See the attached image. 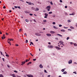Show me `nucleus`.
<instances>
[{
    "instance_id": "nucleus-1",
    "label": "nucleus",
    "mask_w": 77,
    "mask_h": 77,
    "mask_svg": "<svg viewBox=\"0 0 77 77\" xmlns=\"http://www.w3.org/2000/svg\"><path fill=\"white\" fill-rule=\"evenodd\" d=\"M51 8V7L49 5L47 6L46 8V9L48 10V11L49 12L50 10V9Z\"/></svg>"
},
{
    "instance_id": "nucleus-2",
    "label": "nucleus",
    "mask_w": 77,
    "mask_h": 77,
    "mask_svg": "<svg viewBox=\"0 0 77 77\" xmlns=\"http://www.w3.org/2000/svg\"><path fill=\"white\" fill-rule=\"evenodd\" d=\"M35 35L36 36H41V34L38 33H35Z\"/></svg>"
},
{
    "instance_id": "nucleus-3",
    "label": "nucleus",
    "mask_w": 77,
    "mask_h": 77,
    "mask_svg": "<svg viewBox=\"0 0 77 77\" xmlns=\"http://www.w3.org/2000/svg\"><path fill=\"white\" fill-rule=\"evenodd\" d=\"M48 48H53V46L48 45Z\"/></svg>"
},
{
    "instance_id": "nucleus-4",
    "label": "nucleus",
    "mask_w": 77,
    "mask_h": 77,
    "mask_svg": "<svg viewBox=\"0 0 77 77\" xmlns=\"http://www.w3.org/2000/svg\"><path fill=\"white\" fill-rule=\"evenodd\" d=\"M27 75L28 77H33V75Z\"/></svg>"
},
{
    "instance_id": "nucleus-5",
    "label": "nucleus",
    "mask_w": 77,
    "mask_h": 77,
    "mask_svg": "<svg viewBox=\"0 0 77 77\" xmlns=\"http://www.w3.org/2000/svg\"><path fill=\"white\" fill-rule=\"evenodd\" d=\"M55 48H56V49H57V50H60V49H61V48L57 46H56Z\"/></svg>"
},
{
    "instance_id": "nucleus-6",
    "label": "nucleus",
    "mask_w": 77,
    "mask_h": 77,
    "mask_svg": "<svg viewBox=\"0 0 77 77\" xmlns=\"http://www.w3.org/2000/svg\"><path fill=\"white\" fill-rule=\"evenodd\" d=\"M68 63L69 64H71V63H72V60H70L68 62Z\"/></svg>"
},
{
    "instance_id": "nucleus-7",
    "label": "nucleus",
    "mask_w": 77,
    "mask_h": 77,
    "mask_svg": "<svg viewBox=\"0 0 77 77\" xmlns=\"http://www.w3.org/2000/svg\"><path fill=\"white\" fill-rule=\"evenodd\" d=\"M25 63H26V62L25 61L22 62V64H21V65L23 66V65H24V64H25Z\"/></svg>"
},
{
    "instance_id": "nucleus-8",
    "label": "nucleus",
    "mask_w": 77,
    "mask_h": 77,
    "mask_svg": "<svg viewBox=\"0 0 77 77\" xmlns=\"http://www.w3.org/2000/svg\"><path fill=\"white\" fill-rule=\"evenodd\" d=\"M39 67L40 68H43V66L42 65V64H40L39 66Z\"/></svg>"
},
{
    "instance_id": "nucleus-9",
    "label": "nucleus",
    "mask_w": 77,
    "mask_h": 77,
    "mask_svg": "<svg viewBox=\"0 0 77 77\" xmlns=\"http://www.w3.org/2000/svg\"><path fill=\"white\" fill-rule=\"evenodd\" d=\"M46 35H47L48 36H51V35L50 34H47Z\"/></svg>"
},
{
    "instance_id": "nucleus-10",
    "label": "nucleus",
    "mask_w": 77,
    "mask_h": 77,
    "mask_svg": "<svg viewBox=\"0 0 77 77\" xmlns=\"http://www.w3.org/2000/svg\"><path fill=\"white\" fill-rule=\"evenodd\" d=\"M39 8H35V11H39Z\"/></svg>"
},
{
    "instance_id": "nucleus-11",
    "label": "nucleus",
    "mask_w": 77,
    "mask_h": 77,
    "mask_svg": "<svg viewBox=\"0 0 77 77\" xmlns=\"http://www.w3.org/2000/svg\"><path fill=\"white\" fill-rule=\"evenodd\" d=\"M59 43H61V44H63V42L62 41H60V42H59Z\"/></svg>"
},
{
    "instance_id": "nucleus-12",
    "label": "nucleus",
    "mask_w": 77,
    "mask_h": 77,
    "mask_svg": "<svg viewBox=\"0 0 77 77\" xmlns=\"http://www.w3.org/2000/svg\"><path fill=\"white\" fill-rule=\"evenodd\" d=\"M63 74H67V72L66 71H65L63 72Z\"/></svg>"
},
{
    "instance_id": "nucleus-13",
    "label": "nucleus",
    "mask_w": 77,
    "mask_h": 77,
    "mask_svg": "<svg viewBox=\"0 0 77 77\" xmlns=\"http://www.w3.org/2000/svg\"><path fill=\"white\" fill-rule=\"evenodd\" d=\"M54 29H57V27L54 26Z\"/></svg>"
},
{
    "instance_id": "nucleus-14",
    "label": "nucleus",
    "mask_w": 77,
    "mask_h": 77,
    "mask_svg": "<svg viewBox=\"0 0 77 77\" xmlns=\"http://www.w3.org/2000/svg\"><path fill=\"white\" fill-rule=\"evenodd\" d=\"M61 32H65V30L64 29H62L61 30Z\"/></svg>"
},
{
    "instance_id": "nucleus-15",
    "label": "nucleus",
    "mask_w": 77,
    "mask_h": 77,
    "mask_svg": "<svg viewBox=\"0 0 77 77\" xmlns=\"http://www.w3.org/2000/svg\"><path fill=\"white\" fill-rule=\"evenodd\" d=\"M45 16H46V17H48V14L47 13H45Z\"/></svg>"
},
{
    "instance_id": "nucleus-16",
    "label": "nucleus",
    "mask_w": 77,
    "mask_h": 77,
    "mask_svg": "<svg viewBox=\"0 0 77 77\" xmlns=\"http://www.w3.org/2000/svg\"><path fill=\"white\" fill-rule=\"evenodd\" d=\"M61 71L62 72H64L65 71V69H63L61 70Z\"/></svg>"
},
{
    "instance_id": "nucleus-17",
    "label": "nucleus",
    "mask_w": 77,
    "mask_h": 77,
    "mask_svg": "<svg viewBox=\"0 0 77 77\" xmlns=\"http://www.w3.org/2000/svg\"><path fill=\"white\" fill-rule=\"evenodd\" d=\"M57 35H58V36H61L62 37V35H60V34H57Z\"/></svg>"
},
{
    "instance_id": "nucleus-18",
    "label": "nucleus",
    "mask_w": 77,
    "mask_h": 77,
    "mask_svg": "<svg viewBox=\"0 0 77 77\" xmlns=\"http://www.w3.org/2000/svg\"><path fill=\"white\" fill-rule=\"evenodd\" d=\"M25 21H26V22H27V23L29 22V20H28L27 19H26Z\"/></svg>"
},
{
    "instance_id": "nucleus-19",
    "label": "nucleus",
    "mask_w": 77,
    "mask_h": 77,
    "mask_svg": "<svg viewBox=\"0 0 77 77\" xmlns=\"http://www.w3.org/2000/svg\"><path fill=\"white\" fill-rule=\"evenodd\" d=\"M70 28H71V29H74V27L72 26H70Z\"/></svg>"
},
{
    "instance_id": "nucleus-20",
    "label": "nucleus",
    "mask_w": 77,
    "mask_h": 77,
    "mask_svg": "<svg viewBox=\"0 0 77 77\" xmlns=\"http://www.w3.org/2000/svg\"><path fill=\"white\" fill-rule=\"evenodd\" d=\"M28 4L29 5H32V4L31 3V2H28Z\"/></svg>"
},
{
    "instance_id": "nucleus-21",
    "label": "nucleus",
    "mask_w": 77,
    "mask_h": 77,
    "mask_svg": "<svg viewBox=\"0 0 77 77\" xmlns=\"http://www.w3.org/2000/svg\"><path fill=\"white\" fill-rule=\"evenodd\" d=\"M0 77H3V75L2 74H1L0 75Z\"/></svg>"
},
{
    "instance_id": "nucleus-22",
    "label": "nucleus",
    "mask_w": 77,
    "mask_h": 77,
    "mask_svg": "<svg viewBox=\"0 0 77 77\" xmlns=\"http://www.w3.org/2000/svg\"><path fill=\"white\" fill-rule=\"evenodd\" d=\"M30 43L31 44H32V45H33V42H30Z\"/></svg>"
},
{
    "instance_id": "nucleus-23",
    "label": "nucleus",
    "mask_w": 77,
    "mask_h": 77,
    "mask_svg": "<svg viewBox=\"0 0 77 77\" xmlns=\"http://www.w3.org/2000/svg\"><path fill=\"white\" fill-rule=\"evenodd\" d=\"M12 75H13V77H15V75L13 74H12Z\"/></svg>"
},
{
    "instance_id": "nucleus-24",
    "label": "nucleus",
    "mask_w": 77,
    "mask_h": 77,
    "mask_svg": "<svg viewBox=\"0 0 77 77\" xmlns=\"http://www.w3.org/2000/svg\"><path fill=\"white\" fill-rule=\"evenodd\" d=\"M52 12L51 11L50 12H49V14H52Z\"/></svg>"
},
{
    "instance_id": "nucleus-25",
    "label": "nucleus",
    "mask_w": 77,
    "mask_h": 77,
    "mask_svg": "<svg viewBox=\"0 0 77 77\" xmlns=\"http://www.w3.org/2000/svg\"><path fill=\"white\" fill-rule=\"evenodd\" d=\"M74 14H69V15H74Z\"/></svg>"
},
{
    "instance_id": "nucleus-26",
    "label": "nucleus",
    "mask_w": 77,
    "mask_h": 77,
    "mask_svg": "<svg viewBox=\"0 0 77 77\" xmlns=\"http://www.w3.org/2000/svg\"><path fill=\"white\" fill-rule=\"evenodd\" d=\"M32 9L33 10H35V8H33V7H32Z\"/></svg>"
},
{
    "instance_id": "nucleus-27",
    "label": "nucleus",
    "mask_w": 77,
    "mask_h": 77,
    "mask_svg": "<svg viewBox=\"0 0 77 77\" xmlns=\"http://www.w3.org/2000/svg\"><path fill=\"white\" fill-rule=\"evenodd\" d=\"M14 72H16V73H17V72H18V71H17L16 70H14Z\"/></svg>"
},
{
    "instance_id": "nucleus-28",
    "label": "nucleus",
    "mask_w": 77,
    "mask_h": 77,
    "mask_svg": "<svg viewBox=\"0 0 77 77\" xmlns=\"http://www.w3.org/2000/svg\"><path fill=\"white\" fill-rule=\"evenodd\" d=\"M29 61V60H28L27 59L26 60V61L25 62H28Z\"/></svg>"
},
{
    "instance_id": "nucleus-29",
    "label": "nucleus",
    "mask_w": 77,
    "mask_h": 77,
    "mask_svg": "<svg viewBox=\"0 0 77 77\" xmlns=\"http://www.w3.org/2000/svg\"><path fill=\"white\" fill-rule=\"evenodd\" d=\"M69 39V37H68L66 38L67 40H68Z\"/></svg>"
},
{
    "instance_id": "nucleus-30",
    "label": "nucleus",
    "mask_w": 77,
    "mask_h": 77,
    "mask_svg": "<svg viewBox=\"0 0 77 77\" xmlns=\"http://www.w3.org/2000/svg\"><path fill=\"white\" fill-rule=\"evenodd\" d=\"M22 29H19V32H21V31H22Z\"/></svg>"
},
{
    "instance_id": "nucleus-31",
    "label": "nucleus",
    "mask_w": 77,
    "mask_h": 77,
    "mask_svg": "<svg viewBox=\"0 0 77 77\" xmlns=\"http://www.w3.org/2000/svg\"><path fill=\"white\" fill-rule=\"evenodd\" d=\"M44 72H45L47 73V71L46 70H44Z\"/></svg>"
},
{
    "instance_id": "nucleus-32",
    "label": "nucleus",
    "mask_w": 77,
    "mask_h": 77,
    "mask_svg": "<svg viewBox=\"0 0 77 77\" xmlns=\"http://www.w3.org/2000/svg\"><path fill=\"white\" fill-rule=\"evenodd\" d=\"M24 12H25V13H26V14H27V13H28V12L26 11H25Z\"/></svg>"
},
{
    "instance_id": "nucleus-33",
    "label": "nucleus",
    "mask_w": 77,
    "mask_h": 77,
    "mask_svg": "<svg viewBox=\"0 0 77 77\" xmlns=\"http://www.w3.org/2000/svg\"><path fill=\"white\" fill-rule=\"evenodd\" d=\"M6 56L7 57H9V56L8 54H6Z\"/></svg>"
},
{
    "instance_id": "nucleus-34",
    "label": "nucleus",
    "mask_w": 77,
    "mask_h": 77,
    "mask_svg": "<svg viewBox=\"0 0 77 77\" xmlns=\"http://www.w3.org/2000/svg\"><path fill=\"white\" fill-rule=\"evenodd\" d=\"M73 73H74V74H77V72H73Z\"/></svg>"
},
{
    "instance_id": "nucleus-35",
    "label": "nucleus",
    "mask_w": 77,
    "mask_h": 77,
    "mask_svg": "<svg viewBox=\"0 0 77 77\" xmlns=\"http://www.w3.org/2000/svg\"><path fill=\"white\" fill-rule=\"evenodd\" d=\"M43 22H45V23H46V22H47V20H44Z\"/></svg>"
},
{
    "instance_id": "nucleus-36",
    "label": "nucleus",
    "mask_w": 77,
    "mask_h": 77,
    "mask_svg": "<svg viewBox=\"0 0 77 77\" xmlns=\"http://www.w3.org/2000/svg\"><path fill=\"white\" fill-rule=\"evenodd\" d=\"M14 41V39L11 38V39H10V41Z\"/></svg>"
},
{
    "instance_id": "nucleus-37",
    "label": "nucleus",
    "mask_w": 77,
    "mask_h": 77,
    "mask_svg": "<svg viewBox=\"0 0 77 77\" xmlns=\"http://www.w3.org/2000/svg\"><path fill=\"white\" fill-rule=\"evenodd\" d=\"M62 25H59V27H62Z\"/></svg>"
},
{
    "instance_id": "nucleus-38",
    "label": "nucleus",
    "mask_w": 77,
    "mask_h": 77,
    "mask_svg": "<svg viewBox=\"0 0 77 77\" xmlns=\"http://www.w3.org/2000/svg\"><path fill=\"white\" fill-rule=\"evenodd\" d=\"M50 3H51V5H53V3L52 2H50Z\"/></svg>"
},
{
    "instance_id": "nucleus-39",
    "label": "nucleus",
    "mask_w": 77,
    "mask_h": 77,
    "mask_svg": "<svg viewBox=\"0 0 77 77\" xmlns=\"http://www.w3.org/2000/svg\"><path fill=\"white\" fill-rule=\"evenodd\" d=\"M36 60V59H33V61H35Z\"/></svg>"
},
{
    "instance_id": "nucleus-40",
    "label": "nucleus",
    "mask_w": 77,
    "mask_h": 77,
    "mask_svg": "<svg viewBox=\"0 0 77 77\" xmlns=\"http://www.w3.org/2000/svg\"><path fill=\"white\" fill-rule=\"evenodd\" d=\"M18 8L20 9H21V7H20L19 6L18 7Z\"/></svg>"
},
{
    "instance_id": "nucleus-41",
    "label": "nucleus",
    "mask_w": 77,
    "mask_h": 77,
    "mask_svg": "<svg viewBox=\"0 0 77 77\" xmlns=\"http://www.w3.org/2000/svg\"><path fill=\"white\" fill-rule=\"evenodd\" d=\"M8 44H10V45H11V42H8Z\"/></svg>"
},
{
    "instance_id": "nucleus-42",
    "label": "nucleus",
    "mask_w": 77,
    "mask_h": 77,
    "mask_svg": "<svg viewBox=\"0 0 77 77\" xmlns=\"http://www.w3.org/2000/svg\"><path fill=\"white\" fill-rule=\"evenodd\" d=\"M2 60H3L4 62H5V59L4 58H2Z\"/></svg>"
},
{
    "instance_id": "nucleus-43",
    "label": "nucleus",
    "mask_w": 77,
    "mask_h": 77,
    "mask_svg": "<svg viewBox=\"0 0 77 77\" xmlns=\"http://www.w3.org/2000/svg\"><path fill=\"white\" fill-rule=\"evenodd\" d=\"M52 24H56V23L54 22H53V23H52Z\"/></svg>"
},
{
    "instance_id": "nucleus-44",
    "label": "nucleus",
    "mask_w": 77,
    "mask_h": 77,
    "mask_svg": "<svg viewBox=\"0 0 77 77\" xmlns=\"http://www.w3.org/2000/svg\"><path fill=\"white\" fill-rule=\"evenodd\" d=\"M29 15H30L31 16H32V15H33V14H30Z\"/></svg>"
},
{
    "instance_id": "nucleus-45",
    "label": "nucleus",
    "mask_w": 77,
    "mask_h": 77,
    "mask_svg": "<svg viewBox=\"0 0 77 77\" xmlns=\"http://www.w3.org/2000/svg\"><path fill=\"white\" fill-rule=\"evenodd\" d=\"M50 33H55V32L54 31H51Z\"/></svg>"
},
{
    "instance_id": "nucleus-46",
    "label": "nucleus",
    "mask_w": 77,
    "mask_h": 77,
    "mask_svg": "<svg viewBox=\"0 0 77 77\" xmlns=\"http://www.w3.org/2000/svg\"><path fill=\"white\" fill-rule=\"evenodd\" d=\"M60 3H62V0H60Z\"/></svg>"
},
{
    "instance_id": "nucleus-47",
    "label": "nucleus",
    "mask_w": 77,
    "mask_h": 77,
    "mask_svg": "<svg viewBox=\"0 0 77 77\" xmlns=\"http://www.w3.org/2000/svg\"><path fill=\"white\" fill-rule=\"evenodd\" d=\"M68 23H70V22H71V21H70V20H68Z\"/></svg>"
},
{
    "instance_id": "nucleus-48",
    "label": "nucleus",
    "mask_w": 77,
    "mask_h": 77,
    "mask_svg": "<svg viewBox=\"0 0 77 77\" xmlns=\"http://www.w3.org/2000/svg\"><path fill=\"white\" fill-rule=\"evenodd\" d=\"M75 46H77V45L76 44H74Z\"/></svg>"
},
{
    "instance_id": "nucleus-49",
    "label": "nucleus",
    "mask_w": 77,
    "mask_h": 77,
    "mask_svg": "<svg viewBox=\"0 0 77 77\" xmlns=\"http://www.w3.org/2000/svg\"><path fill=\"white\" fill-rule=\"evenodd\" d=\"M65 8H68V7L67 6H65Z\"/></svg>"
},
{
    "instance_id": "nucleus-50",
    "label": "nucleus",
    "mask_w": 77,
    "mask_h": 77,
    "mask_svg": "<svg viewBox=\"0 0 77 77\" xmlns=\"http://www.w3.org/2000/svg\"><path fill=\"white\" fill-rule=\"evenodd\" d=\"M64 29H68V27H65V26H64Z\"/></svg>"
},
{
    "instance_id": "nucleus-51",
    "label": "nucleus",
    "mask_w": 77,
    "mask_h": 77,
    "mask_svg": "<svg viewBox=\"0 0 77 77\" xmlns=\"http://www.w3.org/2000/svg\"><path fill=\"white\" fill-rule=\"evenodd\" d=\"M26 43H27V42H28V40H26Z\"/></svg>"
},
{
    "instance_id": "nucleus-52",
    "label": "nucleus",
    "mask_w": 77,
    "mask_h": 77,
    "mask_svg": "<svg viewBox=\"0 0 77 77\" xmlns=\"http://www.w3.org/2000/svg\"><path fill=\"white\" fill-rule=\"evenodd\" d=\"M14 8H15V9H17V7L16 6H14Z\"/></svg>"
},
{
    "instance_id": "nucleus-53",
    "label": "nucleus",
    "mask_w": 77,
    "mask_h": 77,
    "mask_svg": "<svg viewBox=\"0 0 77 77\" xmlns=\"http://www.w3.org/2000/svg\"><path fill=\"white\" fill-rule=\"evenodd\" d=\"M3 8H4V9H6V7L5 6H4Z\"/></svg>"
},
{
    "instance_id": "nucleus-54",
    "label": "nucleus",
    "mask_w": 77,
    "mask_h": 77,
    "mask_svg": "<svg viewBox=\"0 0 77 77\" xmlns=\"http://www.w3.org/2000/svg\"><path fill=\"white\" fill-rule=\"evenodd\" d=\"M47 16H45L44 18H47Z\"/></svg>"
},
{
    "instance_id": "nucleus-55",
    "label": "nucleus",
    "mask_w": 77,
    "mask_h": 77,
    "mask_svg": "<svg viewBox=\"0 0 77 77\" xmlns=\"http://www.w3.org/2000/svg\"><path fill=\"white\" fill-rule=\"evenodd\" d=\"M16 46H17V47H18V44H16Z\"/></svg>"
},
{
    "instance_id": "nucleus-56",
    "label": "nucleus",
    "mask_w": 77,
    "mask_h": 77,
    "mask_svg": "<svg viewBox=\"0 0 77 77\" xmlns=\"http://www.w3.org/2000/svg\"><path fill=\"white\" fill-rule=\"evenodd\" d=\"M34 21L35 22V23H36V21L35 20H34Z\"/></svg>"
},
{
    "instance_id": "nucleus-57",
    "label": "nucleus",
    "mask_w": 77,
    "mask_h": 77,
    "mask_svg": "<svg viewBox=\"0 0 77 77\" xmlns=\"http://www.w3.org/2000/svg\"><path fill=\"white\" fill-rule=\"evenodd\" d=\"M2 39H4V38L3 37H2Z\"/></svg>"
},
{
    "instance_id": "nucleus-58",
    "label": "nucleus",
    "mask_w": 77,
    "mask_h": 77,
    "mask_svg": "<svg viewBox=\"0 0 77 77\" xmlns=\"http://www.w3.org/2000/svg\"><path fill=\"white\" fill-rule=\"evenodd\" d=\"M24 35H26V36H27V34H26V33H25Z\"/></svg>"
},
{
    "instance_id": "nucleus-59",
    "label": "nucleus",
    "mask_w": 77,
    "mask_h": 77,
    "mask_svg": "<svg viewBox=\"0 0 77 77\" xmlns=\"http://www.w3.org/2000/svg\"><path fill=\"white\" fill-rule=\"evenodd\" d=\"M39 33H43V32H39Z\"/></svg>"
},
{
    "instance_id": "nucleus-60",
    "label": "nucleus",
    "mask_w": 77,
    "mask_h": 77,
    "mask_svg": "<svg viewBox=\"0 0 77 77\" xmlns=\"http://www.w3.org/2000/svg\"><path fill=\"white\" fill-rule=\"evenodd\" d=\"M29 64H31V63H32V62H29Z\"/></svg>"
},
{
    "instance_id": "nucleus-61",
    "label": "nucleus",
    "mask_w": 77,
    "mask_h": 77,
    "mask_svg": "<svg viewBox=\"0 0 77 77\" xmlns=\"http://www.w3.org/2000/svg\"><path fill=\"white\" fill-rule=\"evenodd\" d=\"M20 1H21V2H24V1H23V0H20Z\"/></svg>"
},
{
    "instance_id": "nucleus-62",
    "label": "nucleus",
    "mask_w": 77,
    "mask_h": 77,
    "mask_svg": "<svg viewBox=\"0 0 77 77\" xmlns=\"http://www.w3.org/2000/svg\"><path fill=\"white\" fill-rule=\"evenodd\" d=\"M48 44L50 45V44H51V43H50V42H49L48 43Z\"/></svg>"
},
{
    "instance_id": "nucleus-63",
    "label": "nucleus",
    "mask_w": 77,
    "mask_h": 77,
    "mask_svg": "<svg viewBox=\"0 0 77 77\" xmlns=\"http://www.w3.org/2000/svg\"><path fill=\"white\" fill-rule=\"evenodd\" d=\"M48 77H50V75H48Z\"/></svg>"
},
{
    "instance_id": "nucleus-64",
    "label": "nucleus",
    "mask_w": 77,
    "mask_h": 77,
    "mask_svg": "<svg viewBox=\"0 0 77 77\" xmlns=\"http://www.w3.org/2000/svg\"><path fill=\"white\" fill-rule=\"evenodd\" d=\"M70 44L72 45V42H71L70 43Z\"/></svg>"
}]
</instances>
